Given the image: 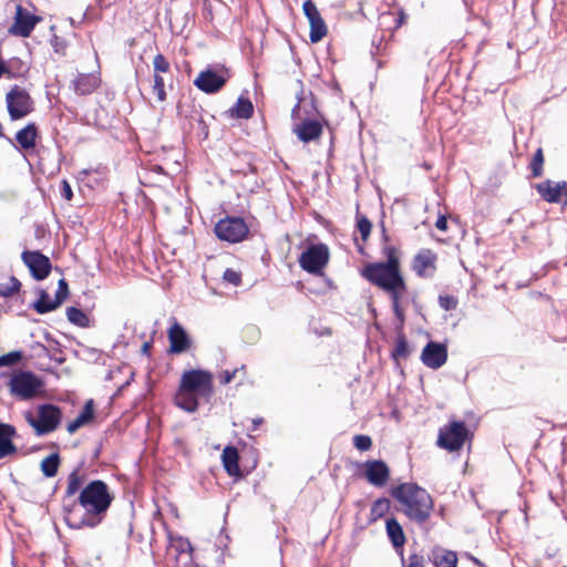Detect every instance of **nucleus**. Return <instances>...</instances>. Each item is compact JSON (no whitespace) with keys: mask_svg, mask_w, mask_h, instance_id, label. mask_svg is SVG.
<instances>
[{"mask_svg":"<svg viewBox=\"0 0 567 567\" xmlns=\"http://www.w3.org/2000/svg\"><path fill=\"white\" fill-rule=\"evenodd\" d=\"M113 496L109 486L101 480L90 482L72 505H65L64 520L70 528L97 526L111 506Z\"/></svg>","mask_w":567,"mask_h":567,"instance_id":"obj_1","label":"nucleus"},{"mask_svg":"<svg viewBox=\"0 0 567 567\" xmlns=\"http://www.w3.org/2000/svg\"><path fill=\"white\" fill-rule=\"evenodd\" d=\"M391 495L403 506V513L417 524L425 523L433 509L431 495L413 483H403L394 487Z\"/></svg>","mask_w":567,"mask_h":567,"instance_id":"obj_2","label":"nucleus"},{"mask_svg":"<svg viewBox=\"0 0 567 567\" xmlns=\"http://www.w3.org/2000/svg\"><path fill=\"white\" fill-rule=\"evenodd\" d=\"M24 419L38 436H43L58 429L61 423L62 411L58 405L43 403L37 406V413L27 411Z\"/></svg>","mask_w":567,"mask_h":567,"instance_id":"obj_3","label":"nucleus"},{"mask_svg":"<svg viewBox=\"0 0 567 567\" xmlns=\"http://www.w3.org/2000/svg\"><path fill=\"white\" fill-rule=\"evenodd\" d=\"M362 276L373 286L385 291L404 279L401 268L392 264L370 262L362 269Z\"/></svg>","mask_w":567,"mask_h":567,"instance_id":"obj_4","label":"nucleus"},{"mask_svg":"<svg viewBox=\"0 0 567 567\" xmlns=\"http://www.w3.org/2000/svg\"><path fill=\"white\" fill-rule=\"evenodd\" d=\"M7 385L13 398L19 400H30L38 394L43 383L33 372L18 370L11 373Z\"/></svg>","mask_w":567,"mask_h":567,"instance_id":"obj_5","label":"nucleus"},{"mask_svg":"<svg viewBox=\"0 0 567 567\" xmlns=\"http://www.w3.org/2000/svg\"><path fill=\"white\" fill-rule=\"evenodd\" d=\"M406 16L403 10L398 12H382L378 19L380 34H375L372 40V54H379L382 51V43L393 38L394 32L405 22Z\"/></svg>","mask_w":567,"mask_h":567,"instance_id":"obj_6","label":"nucleus"},{"mask_svg":"<svg viewBox=\"0 0 567 567\" xmlns=\"http://www.w3.org/2000/svg\"><path fill=\"white\" fill-rule=\"evenodd\" d=\"M179 385H182L184 390L197 394L205 402H209L213 396V375L208 371H185Z\"/></svg>","mask_w":567,"mask_h":567,"instance_id":"obj_7","label":"nucleus"},{"mask_svg":"<svg viewBox=\"0 0 567 567\" xmlns=\"http://www.w3.org/2000/svg\"><path fill=\"white\" fill-rule=\"evenodd\" d=\"M468 434L463 421H452L439 430L436 444L449 452H457L463 447Z\"/></svg>","mask_w":567,"mask_h":567,"instance_id":"obj_8","label":"nucleus"},{"mask_svg":"<svg viewBox=\"0 0 567 567\" xmlns=\"http://www.w3.org/2000/svg\"><path fill=\"white\" fill-rule=\"evenodd\" d=\"M329 249L328 246L320 244L309 245L299 257L300 267L312 275H319L329 261Z\"/></svg>","mask_w":567,"mask_h":567,"instance_id":"obj_9","label":"nucleus"},{"mask_svg":"<svg viewBox=\"0 0 567 567\" xmlns=\"http://www.w3.org/2000/svg\"><path fill=\"white\" fill-rule=\"evenodd\" d=\"M216 236L224 241L231 244L243 241L248 233L249 228L241 217H229L220 219L215 225Z\"/></svg>","mask_w":567,"mask_h":567,"instance_id":"obj_10","label":"nucleus"},{"mask_svg":"<svg viewBox=\"0 0 567 567\" xmlns=\"http://www.w3.org/2000/svg\"><path fill=\"white\" fill-rule=\"evenodd\" d=\"M7 109L12 121L25 117L33 111V101L22 87L14 85L6 95Z\"/></svg>","mask_w":567,"mask_h":567,"instance_id":"obj_11","label":"nucleus"},{"mask_svg":"<svg viewBox=\"0 0 567 567\" xmlns=\"http://www.w3.org/2000/svg\"><path fill=\"white\" fill-rule=\"evenodd\" d=\"M229 78L225 66H208L194 80V85L208 94L218 92Z\"/></svg>","mask_w":567,"mask_h":567,"instance_id":"obj_12","label":"nucleus"},{"mask_svg":"<svg viewBox=\"0 0 567 567\" xmlns=\"http://www.w3.org/2000/svg\"><path fill=\"white\" fill-rule=\"evenodd\" d=\"M21 258L35 280H44L50 275L52 269L51 260L41 251L25 250L22 252Z\"/></svg>","mask_w":567,"mask_h":567,"instance_id":"obj_13","label":"nucleus"},{"mask_svg":"<svg viewBox=\"0 0 567 567\" xmlns=\"http://www.w3.org/2000/svg\"><path fill=\"white\" fill-rule=\"evenodd\" d=\"M41 20V17L30 13L22 6L18 4L16 7L14 22L10 27L9 33L21 38H28Z\"/></svg>","mask_w":567,"mask_h":567,"instance_id":"obj_14","label":"nucleus"},{"mask_svg":"<svg viewBox=\"0 0 567 567\" xmlns=\"http://www.w3.org/2000/svg\"><path fill=\"white\" fill-rule=\"evenodd\" d=\"M167 337L169 341V353L172 354H181L192 349L193 340L185 330V328L179 324L175 319L173 324L169 327L167 331Z\"/></svg>","mask_w":567,"mask_h":567,"instance_id":"obj_15","label":"nucleus"},{"mask_svg":"<svg viewBox=\"0 0 567 567\" xmlns=\"http://www.w3.org/2000/svg\"><path fill=\"white\" fill-rule=\"evenodd\" d=\"M384 292L388 293V296L391 300V307H392L393 313L395 316V319L399 322V328L402 329V327L405 322L404 306L406 303L405 296L408 293V286H406L405 279H403L399 284L394 285L393 287L389 288Z\"/></svg>","mask_w":567,"mask_h":567,"instance_id":"obj_16","label":"nucleus"},{"mask_svg":"<svg viewBox=\"0 0 567 567\" xmlns=\"http://www.w3.org/2000/svg\"><path fill=\"white\" fill-rule=\"evenodd\" d=\"M447 360V349L443 343L430 341L422 350L421 361L427 368L440 369Z\"/></svg>","mask_w":567,"mask_h":567,"instance_id":"obj_17","label":"nucleus"},{"mask_svg":"<svg viewBox=\"0 0 567 567\" xmlns=\"http://www.w3.org/2000/svg\"><path fill=\"white\" fill-rule=\"evenodd\" d=\"M363 466L365 478L370 484L377 487H382L386 484L390 477V468L384 461H367Z\"/></svg>","mask_w":567,"mask_h":567,"instance_id":"obj_18","label":"nucleus"},{"mask_svg":"<svg viewBox=\"0 0 567 567\" xmlns=\"http://www.w3.org/2000/svg\"><path fill=\"white\" fill-rule=\"evenodd\" d=\"M436 255L430 250H421L413 259L412 269L421 278L433 277L435 271Z\"/></svg>","mask_w":567,"mask_h":567,"instance_id":"obj_19","label":"nucleus"},{"mask_svg":"<svg viewBox=\"0 0 567 567\" xmlns=\"http://www.w3.org/2000/svg\"><path fill=\"white\" fill-rule=\"evenodd\" d=\"M293 133L303 143L318 140L322 134V124L317 120H302L293 126Z\"/></svg>","mask_w":567,"mask_h":567,"instance_id":"obj_20","label":"nucleus"},{"mask_svg":"<svg viewBox=\"0 0 567 567\" xmlns=\"http://www.w3.org/2000/svg\"><path fill=\"white\" fill-rule=\"evenodd\" d=\"M385 529H386V535H388L392 546L394 547V549L396 551H399L401 559L403 561L404 560L403 546L406 542V538H405L402 526L396 520V518L391 517V518L386 519Z\"/></svg>","mask_w":567,"mask_h":567,"instance_id":"obj_21","label":"nucleus"},{"mask_svg":"<svg viewBox=\"0 0 567 567\" xmlns=\"http://www.w3.org/2000/svg\"><path fill=\"white\" fill-rule=\"evenodd\" d=\"M100 85V78L96 74H79L72 81V87L79 95L92 94Z\"/></svg>","mask_w":567,"mask_h":567,"instance_id":"obj_22","label":"nucleus"},{"mask_svg":"<svg viewBox=\"0 0 567 567\" xmlns=\"http://www.w3.org/2000/svg\"><path fill=\"white\" fill-rule=\"evenodd\" d=\"M14 435V426L0 422V460L17 452V447L12 442Z\"/></svg>","mask_w":567,"mask_h":567,"instance_id":"obj_23","label":"nucleus"},{"mask_svg":"<svg viewBox=\"0 0 567 567\" xmlns=\"http://www.w3.org/2000/svg\"><path fill=\"white\" fill-rule=\"evenodd\" d=\"M535 188L547 203H559L563 197L560 183L555 184L550 179L537 184Z\"/></svg>","mask_w":567,"mask_h":567,"instance_id":"obj_24","label":"nucleus"},{"mask_svg":"<svg viewBox=\"0 0 567 567\" xmlns=\"http://www.w3.org/2000/svg\"><path fill=\"white\" fill-rule=\"evenodd\" d=\"M68 295H69V286L64 279H60L59 285H58V290H56L55 297H54V305L44 307L42 305V302H33L32 308L38 313H41V315L48 313V312L53 311L56 308H59L62 305V302L66 299Z\"/></svg>","mask_w":567,"mask_h":567,"instance_id":"obj_25","label":"nucleus"},{"mask_svg":"<svg viewBox=\"0 0 567 567\" xmlns=\"http://www.w3.org/2000/svg\"><path fill=\"white\" fill-rule=\"evenodd\" d=\"M203 401L197 394L183 389L179 385L175 395V404L182 410L193 413L198 409L199 402Z\"/></svg>","mask_w":567,"mask_h":567,"instance_id":"obj_26","label":"nucleus"},{"mask_svg":"<svg viewBox=\"0 0 567 567\" xmlns=\"http://www.w3.org/2000/svg\"><path fill=\"white\" fill-rule=\"evenodd\" d=\"M38 137V127L34 123H29L16 134V141L21 148L28 151L35 147Z\"/></svg>","mask_w":567,"mask_h":567,"instance_id":"obj_27","label":"nucleus"},{"mask_svg":"<svg viewBox=\"0 0 567 567\" xmlns=\"http://www.w3.org/2000/svg\"><path fill=\"white\" fill-rule=\"evenodd\" d=\"M94 417L93 400H89L80 414L68 424L66 430L70 434L75 433L80 427L89 424Z\"/></svg>","mask_w":567,"mask_h":567,"instance_id":"obj_28","label":"nucleus"},{"mask_svg":"<svg viewBox=\"0 0 567 567\" xmlns=\"http://www.w3.org/2000/svg\"><path fill=\"white\" fill-rule=\"evenodd\" d=\"M221 460L224 464V468L230 476H238L240 474L239 470V454L236 447L226 446L221 454Z\"/></svg>","mask_w":567,"mask_h":567,"instance_id":"obj_29","label":"nucleus"},{"mask_svg":"<svg viewBox=\"0 0 567 567\" xmlns=\"http://www.w3.org/2000/svg\"><path fill=\"white\" fill-rule=\"evenodd\" d=\"M431 559L435 567H456L457 565L456 554L441 547L432 550Z\"/></svg>","mask_w":567,"mask_h":567,"instance_id":"obj_30","label":"nucleus"},{"mask_svg":"<svg viewBox=\"0 0 567 567\" xmlns=\"http://www.w3.org/2000/svg\"><path fill=\"white\" fill-rule=\"evenodd\" d=\"M227 114L231 118L248 120L254 114V105L249 99L240 96L236 104L227 111Z\"/></svg>","mask_w":567,"mask_h":567,"instance_id":"obj_31","label":"nucleus"},{"mask_svg":"<svg viewBox=\"0 0 567 567\" xmlns=\"http://www.w3.org/2000/svg\"><path fill=\"white\" fill-rule=\"evenodd\" d=\"M82 486V477L79 475L78 471H73L68 477V486L65 489V495L63 497V508L65 509V505L71 506L72 497L80 491Z\"/></svg>","mask_w":567,"mask_h":567,"instance_id":"obj_32","label":"nucleus"},{"mask_svg":"<svg viewBox=\"0 0 567 567\" xmlns=\"http://www.w3.org/2000/svg\"><path fill=\"white\" fill-rule=\"evenodd\" d=\"M391 502L389 498L381 497L373 502L371 509H370V523H375L390 511Z\"/></svg>","mask_w":567,"mask_h":567,"instance_id":"obj_33","label":"nucleus"},{"mask_svg":"<svg viewBox=\"0 0 567 567\" xmlns=\"http://www.w3.org/2000/svg\"><path fill=\"white\" fill-rule=\"evenodd\" d=\"M66 317L71 323L78 327L87 328L90 326V319L86 313L76 307H69L66 309Z\"/></svg>","mask_w":567,"mask_h":567,"instance_id":"obj_34","label":"nucleus"},{"mask_svg":"<svg viewBox=\"0 0 567 567\" xmlns=\"http://www.w3.org/2000/svg\"><path fill=\"white\" fill-rule=\"evenodd\" d=\"M411 353L409 343L406 341V338L403 333H399L395 340V347L392 350V358L395 361L406 359Z\"/></svg>","mask_w":567,"mask_h":567,"instance_id":"obj_35","label":"nucleus"},{"mask_svg":"<svg viewBox=\"0 0 567 567\" xmlns=\"http://www.w3.org/2000/svg\"><path fill=\"white\" fill-rule=\"evenodd\" d=\"M60 464V456L58 453H52L41 462V471L47 477H53L58 473Z\"/></svg>","mask_w":567,"mask_h":567,"instance_id":"obj_36","label":"nucleus"},{"mask_svg":"<svg viewBox=\"0 0 567 567\" xmlns=\"http://www.w3.org/2000/svg\"><path fill=\"white\" fill-rule=\"evenodd\" d=\"M310 22V40L316 43L319 42L327 33V27L321 17L313 19Z\"/></svg>","mask_w":567,"mask_h":567,"instance_id":"obj_37","label":"nucleus"},{"mask_svg":"<svg viewBox=\"0 0 567 567\" xmlns=\"http://www.w3.org/2000/svg\"><path fill=\"white\" fill-rule=\"evenodd\" d=\"M20 287V281L14 276H11L9 282L0 284V297H10L18 292Z\"/></svg>","mask_w":567,"mask_h":567,"instance_id":"obj_38","label":"nucleus"},{"mask_svg":"<svg viewBox=\"0 0 567 567\" xmlns=\"http://www.w3.org/2000/svg\"><path fill=\"white\" fill-rule=\"evenodd\" d=\"M543 164H544V156L540 148L536 151V153L533 156V159L530 162V169L532 175L534 177H539L543 174Z\"/></svg>","mask_w":567,"mask_h":567,"instance_id":"obj_39","label":"nucleus"},{"mask_svg":"<svg viewBox=\"0 0 567 567\" xmlns=\"http://www.w3.org/2000/svg\"><path fill=\"white\" fill-rule=\"evenodd\" d=\"M357 228L362 239L367 240L370 236L372 224L365 216L357 214Z\"/></svg>","mask_w":567,"mask_h":567,"instance_id":"obj_40","label":"nucleus"},{"mask_svg":"<svg viewBox=\"0 0 567 567\" xmlns=\"http://www.w3.org/2000/svg\"><path fill=\"white\" fill-rule=\"evenodd\" d=\"M153 92L156 94L159 102H164L166 100L165 82L161 74L154 73Z\"/></svg>","mask_w":567,"mask_h":567,"instance_id":"obj_41","label":"nucleus"},{"mask_svg":"<svg viewBox=\"0 0 567 567\" xmlns=\"http://www.w3.org/2000/svg\"><path fill=\"white\" fill-rule=\"evenodd\" d=\"M153 66H154V73H157V74L167 73V72H169V69H171L168 60L161 53H158L154 56Z\"/></svg>","mask_w":567,"mask_h":567,"instance_id":"obj_42","label":"nucleus"},{"mask_svg":"<svg viewBox=\"0 0 567 567\" xmlns=\"http://www.w3.org/2000/svg\"><path fill=\"white\" fill-rule=\"evenodd\" d=\"M384 255L386 257L385 261H379L380 264H392V267H400V258L398 256V250L393 246L384 247Z\"/></svg>","mask_w":567,"mask_h":567,"instance_id":"obj_43","label":"nucleus"},{"mask_svg":"<svg viewBox=\"0 0 567 567\" xmlns=\"http://www.w3.org/2000/svg\"><path fill=\"white\" fill-rule=\"evenodd\" d=\"M22 359L21 351H12L0 355V367H10L18 363Z\"/></svg>","mask_w":567,"mask_h":567,"instance_id":"obj_44","label":"nucleus"},{"mask_svg":"<svg viewBox=\"0 0 567 567\" xmlns=\"http://www.w3.org/2000/svg\"><path fill=\"white\" fill-rule=\"evenodd\" d=\"M457 299L451 295H443L439 297V305L446 311L454 310L457 307Z\"/></svg>","mask_w":567,"mask_h":567,"instance_id":"obj_45","label":"nucleus"},{"mask_svg":"<svg viewBox=\"0 0 567 567\" xmlns=\"http://www.w3.org/2000/svg\"><path fill=\"white\" fill-rule=\"evenodd\" d=\"M353 445L359 451H368L372 446V440L368 435L359 434L353 437Z\"/></svg>","mask_w":567,"mask_h":567,"instance_id":"obj_46","label":"nucleus"},{"mask_svg":"<svg viewBox=\"0 0 567 567\" xmlns=\"http://www.w3.org/2000/svg\"><path fill=\"white\" fill-rule=\"evenodd\" d=\"M302 9H303L305 16L308 18L309 21L321 17L316 4L311 0L305 1Z\"/></svg>","mask_w":567,"mask_h":567,"instance_id":"obj_47","label":"nucleus"},{"mask_svg":"<svg viewBox=\"0 0 567 567\" xmlns=\"http://www.w3.org/2000/svg\"><path fill=\"white\" fill-rule=\"evenodd\" d=\"M224 280L234 285V286H239L240 282H241V276L238 271L234 270V269H230V268H227L224 272V276H223Z\"/></svg>","mask_w":567,"mask_h":567,"instance_id":"obj_48","label":"nucleus"},{"mask_svg":"<svg viewBox=\"0 0 567 567\" xmlns=\"http://www.w3.org/2000/svg\"><path fill=\"white\" fill-rule=\"evenodd\" d=\"M61 196L66 200H71L73 197L71 185L65 179L61 183Z\"/></svg>","mask_w":567,"mask_h":567,"instance_id":"obj_49","label":"nucleus"},{"mask_svg":"<svg viewBox=\"0 0 567 567\" xmlns=\"http://www.w3.org/2000/svg\"><path fill=\"white\" fill-rule=\"evenodd\" d=\"M406 567H424V558L417 554L409 556V563Z\"/></svg>","mask_w":567,"mask_h":567,"instance_id":"obj_50","label":"nucleus"},{"mask_svg":"<svg viewBox=\"0 0 567 567\" xmlns=\"http://www.w3.org/2000/svg\"><path fill=\"white\" fill-rule=\"evenodd\" d=\"M34 302H42L44 307H48L50 305H54V299H51L49 293L45 290L41 289L39 291V298Z\"/></svg>","mask_w":567,"mask_h":567,"instance_id":"obj_51","label":"nucleus"},{"mask_svg":"<svg viewBox=\"0 0 567 567\" xmlns=\"http://www.w3.org/2000/svg\"><path fill=\"white\" fill-rule=\"evenodd\" d=\"M236 372H237V370H233V371H228V370H226V371H224V372L219 375L220 383H221V384H228V383H230V382L234 380V378H235V375H236Z\"/></svg>","mask_w":567,"mask_h":567,"instance_id":"obj_52","label":"nucleus"},{"mask_svg":"<svg viewBox=\"0 0 567 567\" xmlns=\"http://www.w3.org/2000/svg\"><path fill=\"white\" fill-rule=\"evenodd\" d=\"M437 229L445 231L447 229V219L445 216H440L435 223Z\"/></svg>","mask_w":567,"mask_h":567,"instance_id":"obj_53","label":"nucleus"},{"mask_svg":"<svg viewBox=\"0 0 567 567\" xmlns=\"http://www.w3.org/2000/svg\"><path fill=\"white\" fill-rule=\"evenodd\" d=\"M186 550H192V546H190V543L188 540H183L182 538L179 539V546H178V551L181 553H184Z\"/></svg>","mask_w":567,"mask_h":567,"instance_id":"obj_54","label":"nucleus"},{"mask_svg":"<svg viewBox=\"0 0 567 567\" xmlns=\"http://www.w3.org/2000/svg\"><path fill=\"white\" fill-rule=\"evenodd\" d=\"M300 101L295 105V107L291 111L292 118H300Z\"/></svg>","mask_w":567,"mask_h":567,"instance_id":"obj_55","label":"nucleus"},{"mask_svg":"<svg viewBox=\"0 0 567 567\" xmlns=\"http://www.w3.org/2000/svg\"><path fill=\"white\" fill-rule=\"evenodd\" d=\"M561 187V194L565 196V199L563 200V204L567 206V182H564L560 184Z\"/></svg>","mask_w":567,"mask_h":567,"instance_id":"obj_56","label":"nucleus"},{"mask_svg":"<svg viewBox=\"0 0 567 567\" xmlns=\"http://www.w3.org/2000/svg\"><path fill=\"white\" fill-rule=\"evenodd\" d=\"M151 348H152V346H151L150 342H144L143 346H142L141 351H142L143 354L148 355L150 351H151Z\"/></svg>","mask_w":567,"mask_h":567,"instance_id":"obj_57","label":"nucleus"},{"mask_svg":"<svg viewBox=\"0 0 567 567\" xmlns=\"http://www.w3.org/2000/svg\"><path fill=\"white\" fill-rule=\"evenodd\" d=\"M264 422V420L261 417H258V419H254L252 420V427H251V431H256L258 429V426Z\"/></svg>","mask_w":567,"mask_h":567,"instance_id":"obj_58","label":"nucleus"},{"mask_svg":"<svg viewBox=\"0 0 567 567\" xmlns=\"http://www.w3.org/2000/svg\"><path fill=\"white\" fill-rule=\"evenodd\" d=\"M51 42H52V45H53V48H54V51H55V52H60V48H59V47H60L59 38H58L56 35H54Z\"/></svg>","mask_w":567,"mask_h":567,"instance_id":"obj_59","label":"nucleus"}]
</instances>
